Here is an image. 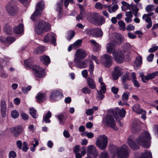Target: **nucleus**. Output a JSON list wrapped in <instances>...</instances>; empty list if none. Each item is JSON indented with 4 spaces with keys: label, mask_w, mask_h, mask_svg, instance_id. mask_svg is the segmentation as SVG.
<instances>
[{
    "label": "nucleus",
    "mask_w": 158,
    "mask_h": 158,
    "mask_svg": "<svg viewBox=\"0 0 158 158\" xmlns=\"http://www.w3.org/2000/svg\"><path fill=\"white\" fill-rule=\"evenodd\" d=\"M151 138L150 134L146 131L142 133L141 135L136 139L137 143L144 148H148L150 145Z\"/></svg>",
    "instance_id": "f257e3e1"
},
{
    "label": "nucleus",
    "mask_w": 158,
    "mask_h": 158,
    "mask_svg": "<svg viewBox=\"0 0 158 158\" xmlns=\"http://www.w3.org/2000/svg\"><path fill=\"white\" fill-rule=\"evenodd\" d=\"M51 28L50 23L42 20L39 21L38 24L35 26V31L37 34L40 35L43 32L49 31Z\"/></svg>",
    "instance_id": "f03ea898"
},
{
    "label": "nucleus",
    "mask_w": 158,
    "mask_h": 158,
    "mask_svg": "<svg viewBox=\"0 0 158 158\" xmlns=\"http://www.w3.org/2000/svg\"><path fill=\"white\" fill-rule=\"evenodd\" d=\"M108 142V139L105 135H99L97 139L96 145L101 150H103L106 148Z\"/></svg>",
    "instance_id": "7ed1b4c3"
},
{
    "label": "nucleus",
    "mask_w": 158,
    "mask_h": 158,
    "mask_svg": "<svg viewBox=\"0 0 158 158\" xmlns=\"http://www.w3.org/2000/svg\"><path fill=\"white\" fill-rule=\"evenodd\" d=\"M103 122L106 126L110 127L114 130H118V127L115 126V120L112 116L108 114H107L103 118Z\"/></svg>",
    "instance_id": "20e7f679"
},
{
    "label": "nucleus",
    "mask_w": 158,
    "mask_h": 158,
    "mask_svg": "<svg viewBox=\"0 0 158 158\" xmlns=\"http://www.w3.org/2000/svg\"><path fill=\"white\" fill-rule=\"evenodd\" d=\"M44 2L43 1H40L37 4L35 11L31 17L32 20L35 21L36 17L41 15V13L44 8Z\"/></svg>",
    "instance_id": "39448f33"
},
{
    "label": "nucleus",
    "mask_w": 158,
    "mask_h": 158,
    "mask_svg": "<svg viewBox=\"0 0 158 158\" xmlns=\"http://www.w3.org/2000/svg\"><path fill=\"white\" fill-rule=\"evenodd\" d=\"M102 64L105 67H109L112 64V57L107 54L102 56L101 58Z\"/></svg>",
    "instance_id": "423d86ee"
},
{
    "label": "nucleus",
    "mask_w": 158,
    "mask_h": 158,
    "mask_svg": "<svg viewBox=\"0 0 158 158\" xmlns=\"http://www.w3.org/2000/svg\"><path fill=\"white\" fill-rule=\"evenodd\" d=\"M129 148L128 146L124 145L119 150L117 151L118 155L120 158H127L129 156Z\"/></svg>",
    "instance_id": "0eeeda50"
},
{
    "label": "nucleus",
    "mask_w": 158,
    "mask_h": 158,
    "mask_svg": "<svg viewBox=\"0 0 158 158\" xmlns=\"http://www.w3.org/2000/svg\"><path fill=\"white\" fill-rule=\"evenodd\" d=\"M113 58L114 60L118 63L123 62L124 57L123 54L120 51L114 50L113 53Z\"/></svg>",
    "instance_id": "6e6552de"
},
{
    "label": "nucleus",
    "mask_w": 158,
    "mask_h": 158,
    "mask_svg": "<svg viewBox=\"0 0 158 158\" xmlns=\"http://www.w3.org/2000/svg\"><path fill=\"white\" fill-rule=\"evenodd\" d=\"M141 124L139 119H135L133 120L131 127V130L133 133L136 134L139 131Z\"/></svg>",
    "instance_id": "1a4fd4ad"
},
{
    "label": "nucleus",
    "mask_w": 158,
    "mask_h": 158,
    "mask_svg": "<svg viewBox=\"0 0 158 158\" xmlns=\"http://www.w3.org/2000/svg\"><path fill=\"white\" fill-rule=\"evenodd\" d=\"M33 69L35 71L34 75L36 80H37V78H41L45 76L44 69H42L39 66H35L34 67Z\"/></svg>",
    "instance_id": "9d476101"
},
{
    "label": "nucleus",
    "mask_w": 158,
    "mask_h": 158,
    "mask_svg": "<svg viewBox=\"0 0 158 158\" xmlns=\"http://www.w3.org/2000/svg\"><path fill=\"white\" fill-rule=\"evenodd\" d=\"M87 54L85 50L81 49H77L75 54V57L74 59L75 61L81 60L85 58Z\"/></svg>",
    "instance_id": "9b49d317"
},
{
    "label": "nucleus",
    "mask_w": 158,
    "mask_h": 158,
    "mask_svg": "<svg viewBox=\"0 0 158 158\" xmlns=\"http://www.w3.org/2000/svg\"><path fill=\"white\" fill-rule=\"evenodd\" d=\"M6 10L8 13L11 15H15L17 11V8L12 2H9L6 6Z\"/></svg>",
    "instance_id": "f8f14e48"
},
{
    "label": "nucleus",
    "mask_w": 158,
    "mask_h": 158,
    "mask_svg": "<svg viewBox=\"0 0 158 158\" xmlns=\"http://www.w3.org/2000/svg\"><path fill=\"white\" fill-rule=\"evenodd\" d=\"M63 97L62 92L59 90H53L50 93V99L51 100L58 101Z\"/></svg>",
    "instance_id": "ddd939ff"
},
{
    "label": "nucleus",
    "mask_w": 158,
    "mask_h": 158,
    "mask_svg": "<svg viewBox=\"0 0 158 158\" xmlns=\"http://www.w3.org/2000/svg\"><path fill=\"white\" fill-rule=\"evenodd\" d=\"M10 131L11 133L13 134L14 136L17 137L22 132L23 129L22 127L18 126L10 128Z\"/></svg>",
    "instance_id": "4468645a"
},
{
    "label": "nucleus",
    "mask_w": 158,
    "mask_h": 158,
    "mask_svg": "<svg viewBox=\"0 0 158 158\" xmlns=\"http://www.w3.org/2000/svg\"><path fill=\"white\" fill-rule=\"evenodd\" d=\"M158 75V71L155 72L151 73L148 74L147 76H145L143 74H141L140 77L141 78L142 81L145 83L147 82L145 81V80L148 81L149 80L154 78L155 77Z\"/></svg>",
    "instance_id": "2eb2a0df"
},
{
    "label": "nucleus",
    "mask_w": 158,
    "mask_h": 158,
    "mask_svg": "<svg viewBox=\"0 0 158 158\" xmlns=\"http://www.w3.org/2000/svg\"><path fill=\"white\" fill-rule=\"evenodd\" d=\"M87 152L88 155L93 157V158H96L98 154L96 147L92 145H90L88 147Z\"/></svg>",
    "instance_id": "dca6fc26"
},
{
    "label": "nucleus",
    "mask_w": 158,
    "mask_h": 158,
    "mask_svg": "<svg viewBox=\"0 0 158 158\" xmlns=\"http://www.w3.org/2000/svg\"><path fill=\"white\" fill-rule=\"evenodd\" d=\"M51 40V43L54 46L56 45V39L54 35L52 33H49L46 35L44 37L43 41L44 43H48Z\"/></svg>",
    "instance_id": "f3484780"
},
{
    "label": "nucleus",
    "mask_w": 158,
    "mask_h": 158,
    "mask_svg": "<svg viewBox=\"0 0 158 158\" xmlns=\"http://www.w3.org/2000/svg\"><path fill=\"white\" fill-rule=\"evenodd\" d=\"M113 39L114 40L112 41H114V43H115L116 45L122 44L124 39V37L122 35L116 33L114 34Z\"/></svg>",
    "instance_id": "a211bd4d"
},
{
    "label": "nucleus",
    "mask_w": 158,
    "mask_h": 158,
    "mask_svg": "<svg viewBox=\"0 0 158 158\" xmlns=\"http://www.w3.org/2000/svg\"><path fill=\"white\" fill-rule=\"evenodd\" d=\"M87 59L82 61H81V60H77V61H75L74 60L73 61L75 65L77 67L80 69H83L85 68L87 66L88 64L87 63Z\"/></svg>",
    "instance_id": "6ab92c4d"
},
{
    "label": "nucleus",
    "mask_w": 158,
    "mask_h": 158,
    "mask_svg": "<svg viewBox=\"0 0 158 158\" xmlns=\"http://www.w3.org/2000/svg\"><path fill=\"white\" fill-rule=\"evenodd\" d=\"M88 31L94 36L97 37H101L103 35V32L101 30L98 28L89 29Z\"/></svg>",
    "instance_id": "aec40b11"
},
{
    "label": "nucleus",
    "mask_w": 158,
    "mask_h": 158,
    "mask_svg": "<svg viewBox=\"0 0 158 158\" xmlns=\"http://www.w3.org/2000/svg\"><path fill=\"white\" fill-rule=\"evenodd\" d=\"M134 137L132 135L130 136L128 139V144L130 148L133 150H137L139 148V146L136 144L133 141Z\"/></svg>",
    "instance_id": "412c9836"
},
{
    "label": "nucleus",
    "mask_w": 158,
    "mask_h": 158,
    "mask_svg": "<svg viewBox=\"0 0 158 158\" xmlns=\"http://www.w3.org/2000/svg\"><path fill=\"white\" fill-rule=\"evenodd\" d=\"M122 73L121 69L118 67H115L114 69V72L112 73V77L114 80L117 79L121 76Z\"/></svg>",
    "instance_id": "4be33fe9"
},
{
    "label": "nucleus",
    "mask_w": 158,
    "mask_h": 158,
    "mask_svg": "<svg viewBox=\"0 0 158 158\" xmlns=\"http://www.w3.org/2000/svg\"><path fill=\"white\" fill-rule=\"evenodd\" d=\"M0 106L2 116L4 117L6 115V105L5 100H3L1 101Z\"/></svg>",
    "instance_id": "5701e85b"
},
{
    "label": "nucleus",
    "mask_w": 158,
    "mask_h": 158,
    "mask_svg": "<svg viewBox=\"0 0 158 158\" xmlns=\"http://www.w3.org/2000/svg\"><path fill=\"white\" fill-rule=\"evenodd\" d=\"M116 45V44L114 43V41H112L111 42L108 43L106 46V48L107 52L110 54L113 53L115 50L114 49V47Z\"/></svg>",
    "instance_id": "b1692460"
},
{
    "label": "nucleus",
    "mask_w": 158,
    "mask_h": 158,
    "mask_svg": "<svg viewBox=\"0 0 158 158\" xmlns=\"http://www.w3.org/2000/svg\"><path fill=\"white\" fill-rule=\"evenodd\" d=\"M15 38L14 37L10 36L6 37H0V41L2 42L6 43L8 42L11 44L15 40Z\"/></svg>",
    "instance_id": "393cba45"
},
{
    "label": "nucleus",
    "mask_w": 158,
    "mask_h": 158,
    "mask_svg": "<svg viewBox=\"0 0 158 158\" xmlns=\"http://www.w3.org/2000/svg\"><path fill=\"white\" fill-rule=\"evenodd\" d=\"M63 0H61L60 1L58 2L56 4V10H58V11L59 12L58 14V17L59 18H61V15L63 11Z\"/></svg>",
    "instance_id": "a878e982"
},
{
    "label": "nucleus",
    "mask_w": 158,
    "mask_h": 158,
    "mask_svg": "<svg viewBox=\"0 0 158 158\" xmlns=\"http://www.w3.org/2000/svg\"><path fill=\"white\" fill-rule=\"evenodd\" d=\"M23 24H20L18 26H16L13 29V31L16 34H22L23 31Z\"/></svg>",
    "instance_id": "bb28decb"
},
{
    "label": "nucleus",
    "mask_w": 158,
    "mask_h": 158,
    "mask_svg": "<svg viewBox=\"0 0 158 158\" xmlns=\"http://www.w3.org/2000/svg\"><path fill=\"white\" fill-rule=\"evenodd\" d=\"M36 98L39 103L43 102L46 100V95L44 94L39 93L36 95Z\"/></svg>",
    "instance_id": "cd10ccee"
},
{
    "label": "nucleus",
    "mask_w": 158,
    "mask_h": 158,
    "mask_svg": "<svg viewBox=\"0 0 158 158\" xmlns=\"http://www.w3.org/2000/svg\"><path fill=\"white\" fill-rule=\"evenodd\" d=\"M52 113L50 111H48L44 115L43 122H45L46 123H49L51 122L50 120L49 119L52 116Z\"/></svg>",
    "instance_id": "c85d7f7f"
},
{
    "label": "nucleus",
    "mask_w": 158,
    "mask_h": 158,
    "mask_svg": "<svg viewBox=\"0 0 158 158\" xmlns=\"http://www.w3.org/2000/svg\"><path fill=\"white\" fill-rule=\"evenodd\" d=\"M40 61L45 65H48L50 62V59L47 56H42L40 58Z\"/></svg>",
    "instance_id": "c756f323"
},
{
    "label": "nucleus",
    "mask_w": 158,
    "mask_h": 158,
    "mask_svg": "<svg viewBox=\"0 0 158 158\" xmlns=\"http://www.w3.org/2000/svg\"><path fill=\"white\" fill-rule=\"evenodd\" d=\"M140 107V106L139 104H135L132 107V110L136 113L140 114L143 112V110Z\"/></svg>",
    "instance_id": "7c9ffc66"
},
{
    "label": "nucleus",
    "mask_w": 158,
    "mask_h": 158,
    "mask_svg": "<svg viewBox=\"0 0 158 158\" xmlns=\"http://www.w3.org/2000/svg\"><path fill=\"white\" fill-rule=\"evenodd\" d=\"M99 16V14L96 12H93L91 14L90 16V19L91 21L95 23Z\"/></svg>",
    "instance_id": "2f4dec72"
},
{
    "label": "nucleus",
    "mask_w": 158,
    "mask_h": 158,
    "mask_svg": "<svg viewBox=\"0 0 158 158\" xmlns=\"http://www.w3.org/2000/svg\"><path fill=\"white\" fill-rule=\"evenodd\" d=\"M3 31L4 33L7 34H11L12 33V28L10 26L6 24L4 27Z\"/></svg>",
    "instance_id": "473e14b6"
},
{
    "label": "nucleus",
    "mask_w": 158,
    "mask_h": 158,
    "mask_svg": "<svg viewBox=\"0 0 158 158\" xmlns=\"http://www.w3.org/2000/svg\"><path fill=\"white\" fill-rule=\"evenodd\" d=\"M87 81L89 87L92 89H94L96 87V85L94 80L90 77H88L87 79Z\"/></svg>",
    "instance_id": "72a5a7b5"
},
{
    "label": "nucleus",
    "mask_w": 158,
    "mask_h": 158,
    "mask_svg": "<svg viewBox=\"0 0 158 158\" xmlns=\"http://www.w3.org/2000/svg\"><path fill=\"white\" fill-rule=\"evenodd\" d=\"M152 157L151 153L147 150L144 152L142 153L139 158H151Z\"/></svg>",
    "instance_id": "f704fd0d"
},
{
    "label": "nucleus",
    "mask_w": 158,
    "mask_h": 158,
    "mask_svg": "<svg viewBox=\"0 0 158 158\" xmlns=\"http://www.w3.org/2000/svg\"><path fill=\"white\" fill-rule=\"evenodd\" d=\"M105 21L104 18L102 16H99L95 24L98 25H101L103 24Z\"/></svg>",
    "instance_id": "c9c22d12"
},
{
    "label": "nucleus",
    "mask_w": 158,
    "mask_h": 158,
    "mask_svg": "<svg viewBox=\"0 0 158 158\" xmlns=\"http://www.w3.org/2000/svg\"><path fill=\"white\" fill-rule=\"evenodd\" d=\"M90 41L94 45L93 48L94 50L95 51H98L100 48V45L94 40H91Z\"/></svg>",
    "instance_id": "e433bc0d"
},
{
    "label": "nucleus",
    "mask_w": 158,
    "mask_h": 158,
    "mask_svg": "<svg viewBox=\"0 0 158 158\" xmlns=\"http://www.w3.org/2000/svg\"><path fill=\"white\" fill-rule=\"evenodd\" d=\"M129 78V73H127L123 74L121 77V81L123 83H124L127 81L130 80Z\"/></svg>",
    "instance_id": "4c0bfd02"
},
{
    "label": "nucleus",
    "mask_w": 158,
    "mask_h": 158,
    "mask_svg": "<svg viewBox=\"0 0 158 158\" xmlns=\"http://www.w3.org/2000/svg\"><path fill=\"white\" fill-rule=\"evenodd\" d=\"M44 46H40L37 47L35 49V52L37 54H40L45 50Z\"/></svg>",
    "instance_id": "58836bf2"
},
{
    "label": "nucleus",
    "mask_w": 158,
    "mask_h": 158,
    "mask_svg": "<svg viewBox=\"0 0 158 158\" xmlns=\"http://www.w3.org/2000/svg\"><path fill=\"white\" fill-rule=\"evenodd\" d=\"M118 23L119 25V27L120 30L124 31L125 30V24L122 20H120L118 21Z\"/></svg>",
    "instance_id": "ea45409f"
},
{
    "label": "nucleus",
    "mask_w": 158,
    "mask_h": 158,
    "mask_svg": "<svg viewBox=\"0 0 158 158\" xmlns=\"http://www.w3.org/2000/svg\"><path fill=\"white\" fill-rule=\"evenodd\" d=\"M82 41L81 40H78L75 41L73 44H72L73 48L76 49L79 47H80L81 45Z\"/></svg>",
    "instance_id": "a19ab883"
},
{
    "label": "nucleus",
    "mask_w": 158,
    "mask_h": 158,
    "mask_svg": "<svg viewBox=\"0 0 158 158\" xmlns=\"http://www.w3.org/2000/svg\"><path fill=\"white\" fill-rule=\"evenodd\" d=\"M155 7L154 5H147L145 7V10L147 12H151L155 10Z\"/></svg>",
    "instance_id": "79ce46f5"
},
{
    "label": "nucleus",
    "mask_w": 158,
    "mask_h": 158,
    "mask_svg": "<svg viewBox=\"0 0 158 158\" xmlns=\"http://www.w3.org/2000/svg\"><path fill=\"white\" fill-rule=\"evenodd\" d=\"M153 14V12H151L147 14H144L142 16V19H143L152 20L151 16Z\"/></svg>",
    "instance_id": "37998d69"
},
{
    "label": "nucleus",
    "mask_w": 158,
    "mask_h": 158,
    "mask_svg": "<svg viewBox=\"0 0 158 158\" xmlns=\"http://www.w3.org/2000/svg\"><path fill=\"white\" fill-rule=\"evenodd\" d=\"M30 113L34 118H37L38 115L36 114V111L33 108H31L30 110Z\"/></svg>",
    "instance_id": "c03bdc74"
},
{
    "label": "nucleus",
    "mask_w": 158,
    "mask_h": 158,
    "mask_svg": "<svg viewBox=\"0 0 158 158\" xmlns=\"http://www.w3.org/2000/svg\"><path fill=\"white\" fill-rule=\"evenodd\" d=\"M142 62V58L140 56L137 57L135 61V64L136 66H138L140 65Z\"/></svg>",
    "instance_id": "a18cd8bd"
},
{
    "label": "nucleus",
    "mask_w": 158,
    "mask_h": 158,
    "mask_svg": "<svg viewBox=\"0 0 158 158\" xmlns=\"http://www.w3.org/2000/svg\"><path fill=\"white\" fill-rule=\"evenodd\" d=\"M129 93L128 92H126L124 93L122 97V100L124 102L127 101L128 98Z\"/></svg>",
    "instance_id": "49530a36"
},
{
    "label": "nucleus",
    "mask_w": 158,
    "mask_h": 158,
    "mask_svg": "<svg viewBox=\"0 0 158 158\" xmlns=\"http://www.w3.org/2000/svg\"><path fill=\"white\" fill-rule=\"evenodd\" d=\"M123 51L125 52L131 48V45L128 43H125L123 44Z\"/></svg>",
    "instance_id": "de8ad7c7"
},
{
    "label": "nucleus",
    "mask_w": 158,
    "mask_h": 158,
    "mask_svg": "<svg viewBox=\"0 0 158 158\" xmlns=\"http://www.w3.org/2000/svg\"><path fill=\"white\" fill-rule=\"evenodd\" d=\"M11 116L12 118H15L19 116V113L16 110H14L11 112Z\"/></svg>",
    "instance_id": "09e8293b"
},
{
    "label": "nucleus",
    "mask_w": 158,
    "mask_h": 158,
    "mask_svg": "<svg viewBox=\"0 0 158 158\" xmlns=\"http://www.w3.org/2000/svg\"><path fill=\"white\" fill-rule=\"evenodd\" d=\"M23 147H22V151L24 152H26L28 149L29 148L28 147V144L26 142H24L23 143Z\"/></svg>",
    "instance_id": "8fccbe9b"
},
{
    "label": "nucleus",
    "mask_w": 158,
    "mask_h": 158,
    "mask_svg": "<svg viewBox=\"0 0 158 158\" xmlns=\"http://www.w3.org/2000/svg\"><path fill=\"white\" fill-rule=\"evenodd\" d=\"M75 35V32L74 31H70L67 37V40H70Z\"/></svg>",
    "instance_id": "3c124183"
},
{
    "label": "nucleus",
    "mask_w": 158,
    "mask_h": 158,
    "mask_svg": "<svg viewBox=\"0 0 158 158\" xmlns=\"http://www.w3.org/2000/svg\"><path fill=\"white\" fill-rule=\"evenodd\" d=\"M99 158H109L107 152H104L101 153L100 155Z\"/></svg>",
    "instance_id": "603ef678"
},
{
    "label": "nucleus",
    "mask_w": 158,
    "mask_h": 158,
    "mask_svg": "<svg viewBox=\"0 0 158 158\" xmlns=\"http://www.w3.org/2000/svg\"><path fill=\"white\" fill-rule=\"evenodd\" d=\"M126 111L123 108L122 109L118 112V115L119 116L123 118L125 115Z\"/></svg>",
    "instance_id": "864d4df0"
},
{
    "label": "nucleus",
    "mask_w": 158,
    "mask_h": 158,
    "mask_svg": "<svg viewBox=\"0 0 158 158\" xmlns=\"http://www.w3.org/2000/svg\"><path fill=\"white\" fill-rule=\"evenodd\" d=\"M97 91L98 92V94L97 96V99L98 100H101L104 97V95L103 94V93L99 92L98 90Z\"/></svg>",
    "instance_id": "5fc2aeb1"
},
{
    "label": "nucleus",
    "mask_w": 158,
    "mask_h": 158,
    "mask_svg": "<svg viewBox=\"0 0 158 158\" xmlns=\"http://www.w3.org/2000/svg\"><path fill=\"white\" fill-rule=\"evenodd\" d=\"M31 87L30 85H28L26 87L22 88V90L25 93H27L28 91H29L31 89Z\"/></svg>",
    "instance_id": "6e6d98bb"
},
{
    "label": "nucleus",
    "mask_w": 158,
    "mask_h": 158,
    "mask_svg": "<svg viewBox=\"0 0 158 158\" xmlns=\"http://www.w3.org/2000/svg\"><path fill=\"white\" fill-rule=\"evenodd\" d=\"M81 91L85 94H89L91 93V90L87 87L83 88L81 89Z\"/></svg>",
    "instance_id": "4d7b16f0"
},
{
    "label": "nucleus",
    "mask_w": 158,
    "mask_h": 158,
    "mask_svg": "<svg viewBox=\"0 0 158 158\" xmlns=\"http://www.w3.org/2000/svg\"><path fill=\"white\" fill-rule=\"evenodd\" d=\"M56 117L60 121V123L64 124V122L63 119L64 118V116L63 114H60L59 115H57Z\"/></svg>",
    "instance_id": "13d9d810"
},
{
    "label": "nucleus",
    "mask_w": 158,
    "mask_h": 158,
    "mask_svg": "<svg viewBox=\"0 0 158 158\" xmlns=\"http://www.w3.org/2000/svg\"><path fill=\"white\" fill-rule=\"evenodd\" d=\"M135 29V26L132 25L130 24L128 25L126 27V29L128 31H131Z\"/></svg>",
    "instance_id": "bf43d9fd"
},
{
    "label": "nucleus",
    "mask_w": 158,
    "mask_h": 158,
    "mask_svg": "<svg viewBox=\"0 0 158 158\" xmlns=\"http://www.w3.org/2000/svg\"><path fill=\"white\" fill-rule=\"evenodd\" d=\"M95 7L97 9H102L103 8V5L100 2H97L96 3Z\"/></svg>",
    "instance_id": "052dcab7"
},
{
    "label": "nucleus",
    "mask_w": 158,
    "mask_h": 158,
    "mask_svg": "<svg viewBox=\"0 0 158 158\" xmlns=\"http://www.w3.org/2000/svg\"><path fill=\"white\" fill-rule=\"evenodd\" d=\"M146 22L148 23V25H147L146 27L147 28H150L152 25V20L144 19Z\"/></svg>",
    "instance_id": "680f3d73"
},
{
    "label": "nucleus",
    "mask_w": 158,
    "mask_h": 158,
    "mask_svg": "<svg viewBox=\"0 0 158 158\" xmlns=\"http://www.w3.org/2000/svg\"><path fill=\"white\" fill-rule=\"evenodd\" d=\"M69 2L73 3L74 2L73 0H64V6L67 7L69 4Z\"/></svg>",
    "instance_id": "e2e57ef3"
},
{
    "label": "nucleus",
    "mask_w": 158,
    "mask_h": 158,
    "mask_svg": "<svg viewBox=\"0 0 158 158\" xmlns=\"http://www.w3.org/2000/svg\"><path fill=\"white\" fill-rule=\"evenodd\" d=\"M154 57V55L152 53L151 54L148 56L147 57V60L150 62H152V61Z\"/></svg>",
    "instance_id": "0e129e2a"
},
{
    "label": "nucleus",
    "mask_w": 158,
    "mask_h": 158,
    "mask_svg": "<svg viewBox=\"0 0 158 158\" xmlns=\"http://www.w3.org/2000/svg\"><path fill=\"white\" fill-rule=\"evenodd\" d=\"M22 145L23 144L22 143V142L21 140H19L17 141L16 146L19 149H22Z\"/></svg>",
    "instance_id": "69168bd1"
},
{
    "label": "nucleus",
    "mask_w": 158,
    "mask_h": 158,
    "mask_svg": "<svg viewBox=\"0 0 158 158\" xmlns=\"http://www.w3.org/2000/svg\"><path fill=\"white\" fill-rule=\"evenodd\" d=\"M127 35L128 37L130 39H134L136 38V35L131 32L128 33Z\"/></svg>",
    "instance_id": "338daca9"
},
{
    "label": "nucleus",
    "mask_w": 158,
    "mask_h": 158,
    "mask_svg": "<svg viewBox=\"0 0 158 158\" xmlns=\"http://www.w3.org/2000/svg\"><path fill=\"white\" fill-rule=\"evenodd\" d=\"M131 9H132L135 12H137L139 10V9L137 6L133 4H131Z\"/></svg>",
    "instance_id": "774afa93"
}]
</instances>
